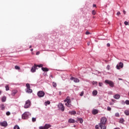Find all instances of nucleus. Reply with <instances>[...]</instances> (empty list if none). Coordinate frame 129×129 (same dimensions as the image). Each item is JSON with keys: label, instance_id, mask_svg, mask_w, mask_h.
<instances>
[{"label": "nucleus", "instance_id": "9b49d317", "mask_svg": "<svg viewBox=\"0 0 129 129\" xmlns=\"http://www.w3.org/2000/svg\"><path fill=\"white\" fill-rule=\"evenodd\" d=\"M1 125L2 126H7L8 125V123L7 121H3L0 123Z\"/></svg>", "mask_w": 129, "mask_h": 129}, {"label": "nucleus", "instance_id": "393cba45", "mask_svg": "<svg viewBox=\"0 0 129 129\" xmlns=\"http://www.w3.org/2000/svg\"><path fill=\"white\" fill-rule=\"evenodd\" d=\"M124 113L126 115H129V111L127 110H125Z\"/></svg>", "mask_w": 129, "mask_h": 129}, {"label": "nucleus", "instance_id": "5701e85b", "mask_svg": "<svg viewBox=\"0 0 129 129\" xmlns=\"http://www.w3.org/2000/svg\"><path fill=\"white\" fill-rule=\"evenodd\" d=\"M78 121H80V123L83 122V119L82 118H78Z\"/></svg>", "mask_w": 129, "mask_h": 129}, {"label": "nucleus", "instance_id": "6ab92c4d", "mask_svg": "<svg viewBox=\"0 0 129 129\" xmlns=\"http://www.w3.org/2000/svg\"><path fill=\"white\" fill-rule=\"evenodd\" d=\"M17 92H18V91H17V90L13 91L12 95H13V96H15V95H16V93H17Z\"/></svg>", "mask_w": 129, "mask_h": 129}, {"label": "nucleus", "instance_id": "f3484780", "mask_svg": "<svg viewBox=\"0 0 129 129\" xmlns=\"http://www.w3.org/2000/svg\"><path fill=\"white\" fill-rule=\"evenodd\" d=\"M0 107L2 110H5V108H6V106H5L4 104H1Z\"/></svg>", "mask_w": 129, "mask_h": 129}, {"label": "nucleus", "instance_id": "39448f33", "mask_svg": "<svg viewBox=\"0 0 129 129\" xmlns=\"http://www.w3.org/2000/svg\"><path fill=\"white\" fill-rule=\"evenodd\" d=\"M58 107L60 110L61 111H64L65 110V107H64V105H63V104L59 103L58 104Z\"/></svg>", "mask_w": 129, "mask_h": 129}, {"label": "nucleus", "instance_id": "2eb2a0df", "mask_svg": "<svg viewBox=\"0 0 129 129\" xmlns=\"http://www.w3.org/2000/svg\"><path fill=\"white\" fill-rule=\"evenodd\" d=\"M92 113L93 114H97V113H98V110L97 109H94L92 110Z\"/></svg>", "mask_w": 129, "mask_h": 129}, {"label": "nucleus", "instance_id": "9d476101", "mask_svg": "<svg viewBox=\"0 0 129 129\" xmlns=\"http://www.w3.org/2000/svg\"><path fill=\"white\" fill-rule=\"evenodd\" d=\"M120 67V68H123V63L121 62L119 63V66L118 64L116 65V68L118 70H119V69H120V68H119Z\"/></svg>", "mask_w": 129, "mask_h": 129}, {"label": "nucleus", "instance_id": "c9c22d12", "mask_svg": "<svg viewBox=\"0 0 129 129\" xmlns=\"http://www.w3.org/2000/svg\"><path fill=\"white\" fill-rule=\"evenodd\" d=\"M39 129H45V126H40L39 127Z\"/></svg>", "mask_w": 129, "mask_h": 129}, {"label": "nucleus", "instance_id": "6e6d98bb", "mask_svg": "<svg viewBox=\"0 0 129 129\" xmlns=\"http://www.w3.org/2000/svg\"><path fill=\"white\" fill-rule=\"evenodd\" d=\"M33 50V49H31L30 50V51H32Z\"/></svg>", "mask_w": 129, "mask_h": 129}, {"label": "nucleus", "instance_id": "4c0bfd02", "mask_svg": "<svg viewBox=\"0 0 129 129\" xmlns=\"http://www.w3.org/2000/svg\"><path fill=\"white\" fill-rule=\"evenodd\" d=\"M125 103H126V104L128 105L129 104V100H126L125 101Z\"/></svg>", "mask_w": 129, "mask_h": 129}, {"label": "nucleus", "instance_id": "4468645a", "mask_svg": "<svg viewBox=\"0 0 129 129\" xmlns=\"http://www.w3.org/2000/svg\"><path fill=\"white\" fill-rule=\"evenodd\" d=\"M69 122H70V123H74V122H75V120L71 118L69 120Z\"/></svg>", "mask_w": 129, "mask_h": 129}, {"label": "nucleus", "instance_id": "4be33fe9", "mask_svg": "<svg viewBox=\"0 0 129 129\" xmlns=\"http://www.w3.org/2000/svg\"><path fill=\"white\" fill-rule=\"evenodd\" d=\"M93 95H97V91L94 90L92 92Z\"/></svg>", "mask_w": 129, "mask_h": 129}, {"label": "nucleus", "instance_id": "603ef678", "mask_svg": "<svg viewBox=\"0 0 129 129\" xmlns=\"http://www.w3.org/2000/svg\"><path fill=\"white\" fill-rule=\"evenodd\" d=\"M87 44L88 46H89V45H90V42H88Z\"/></svg>", "mask_w": 129, "mask_h": 129}, {"label": "nucleus", "instance_id": "7c9ffc66", "mask_svg": "<svg viewBox=\"0 0 129 129\" xmlns=\"http://www.w3.org/2000/svg\"><path fill=\"white\" fill-rule=\"evenodd\" d=\"M14 129H20V127L18 125H15L14 126Z\"/></svg>", "mask_w": 129, "mask_h": 129}, {"label": "nucleus", "instance_id": "13d9d810", "mask_svg": "<svg viewBox=\"0 0 129 129\" xmlns=\"http://www.w3.org/2000/svg\"><path fill=\"white\" fill-rule=\"evenodd\" d=\"M112 101H113V99H112Z\"/></svg>", "mask_w": 129, "mask_h": 129}, {"label": "nucleus", "instance_id": "0eeeda50", "mask_svg": "<svg viewBox=\"0 0 129 129\" xmlns=\"http://www.w3.org/2000/svg\"><path fill=\"white\" fill-rule=\"evenodd\" d=\"M37 95L38 97H44L45 96V92L43 91H39L37 93Z\"/></svg>", "mask_w": 129, "mask_h": 129}, {"label": "nucleus", "instance_id": "37998d69", "mask_svg": "<svg viewBox=\"0 0 129 129\" xmlns=\"http://www.w3.org/2000/svg\"><path fill=\"white\" fill-rule=\"evenodd\" d=\"M123 13L124 15H125V14H126V12H125V10H123Z\"/></svg>", "mask_w": 129, "mask_h": 129}, {"label": "nucleus", "instance_id": "864d4df0", "mask_svg": "<svg viewBox=\"0 0 129 129\" xmlns=\"http://www.w3.org/2000/svg\"><path fill=\"white\" fill-rule=\"evenodd\" d=\"M118 80H122V79H120V78H119L118 79Z\"/></svg>", "mask_w": 129, "mask_h": 129}, {"label": "nucleus", "instance_id": "c03bdc74", "mask_svg": "<svg viewBox=\"0 0 129 129\" xmlns=\"http://www.w3.org/2000/svg\"><path fill=\"white\" fill-rule=\"evenodd\" d=\"M119 15H120V12H118L117 13V16H119Z\"/></svg>", "mask_w": 129, "mask_h": 129}, {"label": "nucleus", "instance_id": "49530a36", "mask_svg": "<svg viewBox=\"0 0 129 129\" xmlns=\"http://www.w3.org/2000/svg\"><path fill=\"white\" fill-rule=\"evenodd\" d=\"M107 68L108 70H109V69H110V66H107Z\"/></svg>", "mask_w": 129, "mask_h": 129}, {"label": "nucleus", "instance_id": "bb28decb", "mask_svg": "<svg viewBox=\"0 0 129 129\" xmlns=\"http://www.w3.org/2000/svg\"><path fill=\"white\" fill-rule=\"evenodd\" d=\"M52 86H53L54 87H56L57 86V84L55 82H52Z\"/></svg>", "mask_w": 129, "mask_h": 129}, {"label": "nucleus", "instance_id": "ddd939ff", "mask_svg": "<svg viewBox=\"0 0 129 129\" xmlns=\"http://www.w3.org/2000/svg\"><path fill=\"white\" fill-rule=\"evenodd\" d=\"M51 125L50 124H45L44 125V127L45 129L49 128V127H51Z\"/></svg>", "mask_w": 129, "mask_h": 129}, {"label": "nucleus", "instance_id": "7ed1b4c3", "mask_svg": "<svg viewBox=\"0 0 129 129\" xmlns=\"http://www.w3.org/2000/svg\"><path fill=\"white\" fill-rule=\"evenodd\" d=\"M29 115H31V113H30V112H25L22 114V117L23 119H27Z\"/></svg>", "mask_w": 129, "mask_h": 129}, {"label": "nucleus", "instance_id": "412c9836", "mask_svg": "<svg viewBox=\"0 0 129 129\" xmlns=\"http://www.w3.org/2000/svg\"><path fill=\"white\" fill-rule=\"evenodd\" d=\"M70 114H76V111H72L69 112Z\"/></svg>", "mask_w": 129, "mask_h": 129}, {"label": "nucleus", "instance_id": "a878e982", "mask_svg": "<svg viewBox=\"0 0 129 129\" xmlns=\"http://www.w3.org/2000/svg\"><path fill=\"white\" fill-rule=\"evenodd\" d=\"M50 103H51V102H50V101H47L45 102V105L47 106V105H48V104H50Z\"/></svg>", "mask_w": 129, "mask_h": 129}, {"label": "nucleus", "instance_id": "f8f14e48", "mask_svg": "<svg viewBox=\"0 0 129 129\" xmlns=\"http://www.w3.org/2000/svg\"><path fill=\"white\" fill-rule=\"evenodd\" d=\"M113 98H115V99H119L120 98V95L118 94H116L113 96Z\"/></svg>", "mask_w": 129, "mask_h": 129}, {"label": "nucleus", "instance_id": "58836bf2", "mask_svg": "<svg viewBox=\"0 0 129 129\" xmlns=\"http://www.w3.org/2000/svg\"><path fill=\"white\" fill-rule=\"evenodd\" d=\"M90 34V32H89V31L86 32V35H89Z\"/></svg>", "mask_w": 129, "mask_h": 129}, {"label": "nucleus", "instance_id": "a211bd4d", "mask_svg": "<svg viewBox=\"0 0 129 129\" xmlns=\"http://www.w3.org/2000/svg\"><path fill=\"white\" fill-rule=\"evenodd\" d=\"M6 100H7V97L6 96H4L2 98V102H6Z\"/></svg>", "mask_w": 129, "mask_h": 129}, {"label": "nucleus", "instance_id": "72a5a7b5", "mask_svg": "<svg viewBox=\"0 0 129 129\" xmlns=\"http://www.w3.org/2000/svg\"><path fill=\"white\" fill-rule=\"evenodd\" d=\"M95 14H96V12H95V10H93L92 11V14L94 16V15H95Z\"/></svg>", "mask_w": 129, "mask_h": 129}, {"label": "nucleus", "instance_id": "ea45409f", "mask_svg": "<svg viewBox=\"0 0 129 129\" xmlns=\"http://www.w3.org/2000/svg\"><path fill=\"white\" fill-rule=\"evenodd\" d=\"M6 114H7V115H10V114H11V112H7V113H6Z\"/></svg>", "mask_w": 129, "mask_h": 129}, {"label": "nucleus", "instance_id": "c85d7f7f", "mask_svg": "<svg viewBox=\"0 0 129 129\" xmlns=\"http://www.w3.org/2000/svg\"><path fill=\"white\" fill-rule=\"evenodd\" d=\"M35 66L36 67H43V64H41L40 65H36V64H35Z\"/></svg>", "mask_w": 129, "mask_h": 129}, {"label": "nucleus", "instance_id": "2f4dec72", "mask_svg": "<svg viewBox=\"0 0 129 129\" xmlns=\"http://www.w3.org/2000/svg\"><path fill=\"white\" fill-rule=\"evenodd\" d=\"M115 116H116L117 117H118L119 116V113H116L115 114Z\"/></svg>", "mask_w": 129, "mask_h": 129}, {"label": "nucleus", "instance_id": "09e8293b", "mask_svg": "<svg viewBox=\"0 0 129 129\" xmlns=\"http://www.w3.org/2000/svg\"><path fill=\"white\" fill-rule=\"evenodd\" d=\"M107 47H110V44L107 43Z\"/></svg>", "mask_w": 129, "mask_h": 129}, {"label": "nucleus", "instance_id": "6e6552de", "mask_svg": "<svg viewBox=\"0 0 129 129\" xmlns=\"http://www.w3.org/2000/svg\"><path fill=\"white\" fill-rule=\"evenodd\" d=\"M31 105V101L30 100H27L26 101L25 104L24 105V108H29Z\"/></svg>", "mask_w": 129, "mask_h": 129}, {"label": "nucleus", "instance_id": "a18cd8bd", "mask_svg": "<svg viewBox=\"0 0 129 129\" xmlns=\"http://www.w3.org/2000/svg\"><path fill=\"white\" fill-rule=\"evenodd\" d=\"M40 54V51H37L36 53V55H39Z\"/></svg>", "mask_w": 129, "mask_h": 129}, {"label": "nucleus", "instance_id": "c756f323", "mask_svg": "<svg viewBox=\"0 0 129 129\" xmlns=\"http://www.w3.org/2000/svg\"><path fill=\"white\" fill-rule=\"evenodd\" d=\"M123 118H120V121H119V122H120V123H122V122H123Z\"/></svg>", "mask_w": 129, "mask_h": 129}, {"label": "nucleus", "instance_id": "b1692460", "mask_svg": "<svg viewBox=\"0 0 129 129\" xmlns=\"http://www.w3.org/2000/svg\"><path fill=\"white\" fill-rule=\"evenodd\" d=\"M6 91L10 90V88L9 87V85H7L5 87Z\"/></svg>", "mask_w": 129, "mask_h": 129}, {"label": "nucleus", "instance_id": "1a4fd4ad", "mask_svg": "<svg viewBox=\"0 0 129 129\" xmlns=\"http://www.w3.org/2000/svg\"><path fill=\"white\" fill-rule=\"evenodd\" d=\"M70 79L71 80H73L74 82H75V83H79V82H80L79 79H78L77 78H74L73 77H71Z\"/></svg>", "mask_w": 129, "mask_h": 129}, {"label": "nucleus", "instance_id": "cd10ccee", "mask_svg": "<svg viewBox=\"0 0 129 129\" xmlns=\"http://www.w3.org/2000/svg\"><path fill=\"white\" fill-rule=\"evenodd\" d=\"M15 69H16L17 70H20V67H19L18 66H16L15 67Z\"/></svg>", "mask_w": 129, "mask_h": 129}, {"label": "nucleus", "instance_id": "20e7f679", "mask_svg": "<svg viewBox=\"0 0 129 129\" xmlns=\"http://www.w3.org/2000/svg\"><path fill=\"white\" fill-rule=\"evenodd\" d=\"M26 92L27 93H32L33 92V90L31 89V87L30 86V84H26Z\"/></svg>", "mask_w": 129, "mask_h": 129}, {"label": "nucleus", "instance_id": "aec40b11", "mask_svg": "<svg viewBox=\"0 0 129 129\" xmlns=\"http://www.w3.org/2000/svg\"><path fill=\"white\" fill-rule=\"evenodd\" d=\"M41 70L43 71H44V72H47L48 71H49V70H48V69L46 68H41Z\"/></svg>", "mask_w": 129, "mask_h": 129}, {"label": "nucleus", "instance_id": "423d86ee", "mask_svg": "<svg viewBox=\"0 0 129 129\" xmlns=\"http://www.w3.org/2000/svg\"><path fill=\"white\" fill-rule=\"evenodd\" d=\"M105 83H107V84H109V86L111 87H113L114 84L111 81H109L108 80H106L105 81Z\"/></svg>", "mask_w": 129, "mask_h": 129}, {"label": "nucleus", "instance_id": "f257e3e1", "mask_svg": "<svg viewBox=\"0 0 129 129\" xmlns=\"http://www.w3.org/2000/svg\"><path fill=\"white\" fill-rule=\"evenodd\" d=\"M107 121V119L105 117H102L100 119V123H99V125L101 129H106V126H105V123H106V121Z\"/></svg>", "mask_w": 129, "mask_h": 129}, {"label": "nucleus", "instance_id": "de8ad7c7", "mask_svg": "<svg viewBox=\"0 0 129 129\" xmlns=\"http://www.w3.org/2000/svg\"><path fill=\"white\" fill-rule=\"evenodd\" d=\"M99 86H102L103 84H102V83H99Z\"/></svg>", "mask_w": 129, "mask_h": 129}, {"label": "nucleus", "instance_id": "3c124183", "mask_svg": "<svg viewBox=\"0 0 129 129\" xmlns=\"http://www.w3.org/2000/svg\"><path fill=\"white\" fill-rule=\"evenodd\" d=\"M93 8H95V7H96V5L94 4V5H93Z\"/></svg>", "mask_w": 129, "mask_h": 129}, {"label": "nucleus", "instance_id": "79ce46f5", "mask_svg": "<svg viewBox=\"0 0 129 129\" xmlns=\"http://www.w3.org/2000/svg\"><path fill=\"white\" fill-rule=\"evenodd\" d=\"M32 121H36V118H32Z\"/></svg>", "mask_w": 129, "mask_h": 129}, {"label": "nucleus", "instance_id": "8fccbe9b", "mask_svg": "<svg viewBox=\"0 0 129 129\" xmlns=\"http://www.w3.org/2000/svg\"><path fill=\"white\" fill-rule=\"evenodd\" d=\"M93 84H97V82H94L93 83Z\"/></svg>", "mask_w": 129, "mask_h": 129}, {"label": "nucleus", "instance_id": "4d7b16f0", "mask_svg": "<svg viewBox=\"0 0 129 129\" xmlns=\"http://www.w3.org/2000/svg\"><path fill=\"white\" fill-rule=\"evenodd\" d=\"M0 94H2V92L0 91Z\"/></svg>", "mask_w": 129, "mask_h": 129}, {"label": "nucleus", "instance_id": "473e14b6", "mask_svg": "<svg viewBox=\"0 0 129 129\" xmlns=\"http://www.w3.org/2000/svg\"><path fill=\"white\" fill-rule=\"evenodd\" d=\"M124 25H125V26H127V25H128V22H127V21H125V22H124Z\"/></svg>", "mask_w": 129, "mask_h": 129}, {"label": "nucleus", "instance_id": "a19ab883", "mask_svg": "<svg viewBox=\"0 0 129 129\" xmlns=\"http://www.w3.org/2000/svg\"><path fill=\"white\" fill-rule=\"evenodd\" d=\"M95 128H96V129H98V128H99V127L98 125H96L95 126Z\"/></svg>", "mask_w": 129, "mask_h": 129}, {"label": "nucleus", "instance_id": "f03ea898", "mask_svg": "<svg viewBox=\"0 0 129 129\" xmlns=\"http://www.w3.org/2000/svg\"><path fill=\"white\" fill-rule=\"evenodd\" d=\"M64 102H66L65 105L68 106V107H71V106H72V105L71 104V99L69 97L66 98L64 100Z\"/></svg>", "mask_w": 129, "mask_h": 129}, {"label": "nucleus", "instance_id": "f704fd0d", "mask_svg": "<svg viewBox=\"0 0 129 129\" xmlns=\"http://www.w3.org/2000/svg\"><path fill=\"white\" fill-rule=\"evenodd\" d=\"M84 94V92L82 91L81 93L80 94V96H83V95Z\"/></svg>", "mask_w": 129, "mask_h": 129}, {"label": "nucleus", "instance_id": "5fc2aeb1", "mask_svg": "<svg viewBox=\"0 0 129 129\" xmlns=\"http://www.w3.org/2000/svg\"><path fill=\"white\" fill-rule=\"evenodd\" d=\"M29 48H32V45H30V46H29Z\"/></svg>", "mask_w": 129, "mask_h": 129}, {"label": "nucleus", "instance_id": "dca6fc26", "mask_svg": "<svg viewBox=\"0 0 129 129\" xmlns=\"http://www.w3.org/2000/svg\"><path fill=\"white\" fill-rule=\"evenodd\" d=\"M36 68H37V67L35 66V64H34V66L31 69V72H36Z\"/></svg>", "mask_w": 129, "mask_h": 129}, {"label": "nucleus", "instance_id": "e433bc0d", "mask_svg": "<svg viewBox=\"0 0 129 129\" xmlns=\"http://www.w3.org/2000/svg\"><path fill=\"white\" fill-rule=\"evenodd\" d=\"M107 110H108L109 111H110V110H111V108H110V107H108Z\"/></svg>", "mask_w": 129, "mask_h": 129}]
</instances>
